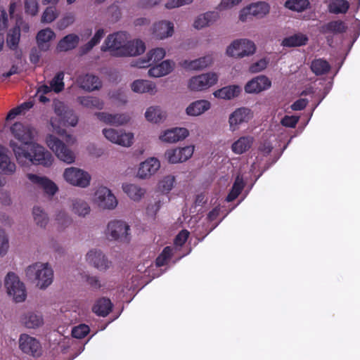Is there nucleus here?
Listing matches in <instances>:
<instances>
[{
	"instance_id": "obj_1",
	"label": "nucleus",
	"mask_w": 360,
	"mask_h": 360,
	"mask_svg": "<svg viewBox=\"0 0 360 360\" xmlns=\"http://www.w3.org/2000/svg\"><path fill=\"white\" fill-rule=\"evenodd\" d=\"M11 130L14 137L21 142L20 144L13 140L9 142V146L18 165H39L45 167H50L53 165L54 158L51 153L41 145L33 141L36 134L33 127L16 122Z\"/></svg>"
},
{
	"instance_id": "obj_2",
	"label": "nucleus",
	"mask_w": 360,
	"mask_h": 360,
	"mask_svg": "<svg viewBox=\"0 0 360 360\" xmlns=\"http://www.w3.org/2000/svg\"><path fill=\"white\" fill-rule=\"evenodd\" d=\"M55 116L50 118V124L53 131L56 134L65 136L67 144L73 145L77 142L75 136L68 134L66 130L62 128L63 125L75 127L78 123V117L74 110L69 108L63 102L54 101L53 103Z\"/></svg>"
},
{
	"instance_id": "obj_3",
	"label": "nucleus",
	"mask_w": 360,
	"mask_h": 360,
	"mask_svg": "<svg viewBox=\"0 0 360 360\" xmlns=\"http://www.w3.org/2000/svg\"><path fill=\"white\" fill-rule=\"evenodd\" d=\"M25 276L39 289L45 290L53 281V269L48 262H37L25 269Z\"/></svg>"
},
{
	"instance_id": "obj_4",
	"label": "nucleus",
	"mask_w": 360,
	"mask_h": 360,
	"mask_svg": "<svg viewBox=\"0 0 360 360\" xmlns=\"http://www.w3.org/2000/svg\"><path fill=\"white\" fill-rule=\"evenodd\" d=\"M91 202L95 207L101 211H112L118 206V200L112 191L103 185L94 188Z\"/></svg>"
},
{
	"instance_id": "obj_5",
	"label": "nucleus",
	"mask_w": 360,
	"mask_h": 360,
	"mask_svg": "<svg viewBox=\"0 0 360 360\" xmlns=\"http://www.w3.org/2000/svg\"><path fill=\"white\" fill-rule=\"evenodd\" d=\"M47 147L61 162L68 165L75 163L76 155L67 144L53 134H48L45 139Z\"/></svg>"
},
{
	"instance_id": "obj_6",
	"label": "nucleus",
	"mask_w": 360,
	"mask_h": 360,
	"mask_svg": "<svg viewBox=\"0 0 360 360\" xmlns=\"http://www.w3.org/2000/svg\"><path fill=\"white\" fill-rule=\"evenodd\" d=\"M62 177L67 184L80 188H88L92 179L88 171L75 166L65 168Z\"/></svg>"
},
{
	"instance_id": "obj_7",
	"label": "nucleus",
	"mask_w": 360,
	"mask_h": 360,
	"mask_svg": "<svg viewBox=\"0 0 360 360\" xmlns=\"http://www.w3.org/2000/svg\"><path fill=\"white\" fill-rule=\"evenodd\" d=\"M129 34L124 32H119L110 34L105 40L101 49L104 51H109L110 53L116 56H122L124 54H133L136 51L124 48L128 41Z\"/></svg>"
},
{
	"instance_id": "obj_8",
	"label": "nucleus",
	"mask_w": 360,
	"mask_h": 360,
	"mask_svg": "<svg viewBox=\"0 0 360 360\" xmlns=\"http://www.w3.org/2000/svg\"><path fill=\"white\" fill-rule=\"evenodd\" d=\"M218 81V73L210 71L191 77L186 81V88L190 92H203L217 84Z\"/></svg>"
},
{
	"instance_id": "obj_9",
	"label": "nucleus",
	"mask_w": 360,
	"mask_h": 360,
	"mask_svg": "<svg viewBox=\"0 0 360 360\" xmlns=\"http://www.w3.org/2000/svg\"><path fill=\"white\" fill-rule=\"evenodd\" d=\"M4 288L8 296L15 302H22L27 297L25 283L13 272H8L4 278Z\"/></svg>"
},
{
	"instance_id": "obj_10",
	"label": "nucleus",
	"mask_w": 360,
	"mask_h": 360,
	"mask_svg": "<svg viewBox=\"0 0 360 360\" xmlns=\"http://www.w3.org/2000/svg\"><path fill=\"white\" fill-rule=\"evenodd\" d=\"M102 134L108 141L123 148H130L135 142L134 133L125 129L105 127Z\"/></svg>"
},
{
	"instance_id": "obj_11",
	"label": "nucleus",
	"mask_w": 360,
	"mask_h": 360,
	"mask_svg": "<svg viewBox=\"0 0 360 360\" xmlns=\"http://www.w3.org/2000/svg\"><path fill=\"white\" fill-rule=\"evenodd\" d=\"M104 235L109 241L126 242L129 239L130 226L125 221L112 219L108 222Z\"/></svg>"
},
{
	"instance_id": "obj_12",
	"label": "nucleus",
	"mask_w": 360,
	"mask_h": 360,
	"mask_svg": "<svg viewBox=\"0 0 360 360\" xmlns=\"http://www.w3.org/2000/svg\"><path fill=\"white\" fill-rule=\"evenodd\" d=\"M255 44L248 39L233 40L226 49V56L234 58H243L254 55L256 52Z\"/></svg>"
},
{
	"instance_id": "obj_13",
	"label": "nucleus",
	"mask_w": 360,
	"mask_h": 360,
	"mask_svg": "<svg viewBox=\"0 0 360 360\" xmlns=\"http://www.w3.org/2000/svg\"><path fill=\"white\" fill-rule=\"evenodd\" d=\"M160 161L155 158L150 157L141 162L136 171V177L142 181L149 180L160 170Z\"/></svg>"
},
{
	"instance_id": "obj_14",
	"label": "nucleus",
	"mask_w": 360,
	"mask_h": 360,
	"mask_svg": "<svg viewBox=\"0 0 360 360\" xmlns=\"http://www.w3.org/2000/svg\"><path fill=\"white\" fill-rule=\"evenodd\" d=\"M194 151V145L169 148L165 151V158L170 164L183 163L193 156Z\"/></svg>"
},
{
	"instance_id": "obj_15",
	"label": "nucleus",
	"mask_w": 360,
	"mask_h": 360,
	"mask_svg": "<svg viewBox=\"0 0 360 360\" xmlns=\"http://www.w3.org/2000/svg\"><path fill=\"white\" fill-rule=\"evenodd\" d=\"M85 260L87 264L100 271H106L112 267V262L98 249L89 250L85 255Z\"/></svg>"
},
{
	"instance_id": "obj_16",
	"label": "nucleus",
	"mask_w": 360,
	"mask_h": 360,
	"mask_svg": "<svg viewBox=\"0 0 360 360\" xmlns=\"http://www.w3.org/2000/svg\"><path fill=\"white\" fill-rule=\"evenodd\" d=\"M269 5L264 1H258L250 4L241 9L239 15L240 21L244 22L251 20L252 17L261 18L269 12Z\"/></svg>"
},
{
	"instance_id": "obj_17",
	"label": "nucleus",
	"mask_w": 360,
	"mask_h": 360,
	"mask_svg": "<svg viewBox=\"0 0 360 360\" xmlns=\"http://www.w3.org/2000/svg\"><path fill=\"white\" fill-rule=\"evenodd\" d=\"M253 117V112L247 107H240L234 110L229 116V129L235 131L240 125L248 122Z\"/></svg>"
},
{
	"instance_id": "obj_18",
	"label": "nucleus",
	"mask_w": 360,
	"mask_h": 360,
	"mask_svg": "<svg viewBox=\"0 0 360 360\" xmlns=\"http://www.w3.org/2000/svg\"><path fill=\"white\" fill-rule=\"evenodd\" d=\"M189 136V131L185 127H172L162 130L158 140L162 143H176L186 139Z\"/></svg>"
},
{
	"instance_id": "obj_19",
	"label": "nucleus",
	"mask_w": 360,
	"mask_h": 360,
	"mask_svg": "<svg viewBox=\"0 0 360 360\" xmlns=\"http://www.w3.org/2000/svg\"><path fill=\"white\" fill-rule=\"evenodd\" d=\"M166 51L162 48H156L150 50L143 58H139L131 63V67L146 68L151 66L165 58Z\"/></svg>"
},
{
	"instance_id": "obj_20",
	"label": "nucleus",
	"mask_w": 360,
	"mask_h": 360,
	"mask_svg": "<svg viewBox=\"0 0 360 360\" xmlns=\"http://www.w3.org/2000/svg\"><path fill=\"white\" fill-rule=\"evenodd\" d=\"M19 348L20 350L33 356H39L41 354V345L34 337L27 334H22L19 338Z\"/></svg>"
},
{
	"instance_id": "obj_21",
	"label": "nucleus",
	"mask_w": 360,
	"mask_h": 360,
	"mask_svg": "<svg viewBox=\"0 0 360 360\" xmlns=\"http://www.w3.org/2000/svg\"><path fill=\"white\" fill-rule=\"evenodd\" d=\"M94 115L103 123L117 127L125 125L131 120V117L127 113L111 114L106 112H98Z\"/></svg>"
},
{
	"instance_id": "obj_22",
	"label": "nucleus",
	"mask_w": 360,
	"mask_h": 360,
	"mask_svg": "<svg viewBox=\"0 0 360 360\" xmlns=\"http://www.w3.org/2000/svg\"><path fill=\"white\" fill-rule=\"evenodd\" d=\"M271 86V82L266 76L259 75L248 81L244 86V90L247 94H259Z\"/></svg>"
},
{
	"instance_id": "obj_23",
	"label": "nucleus",
	"mask_w": 360,
	"mask_h": 360,
	"mask_svg": "<svg viewBox=\"0 0 360 360\" xmlns=\"http://www.w3.org/2000/svg\"><path fill=\"white\" fill-rule=\"evenodd\" d=\"M17 171V165L12 160L8 149L0 144V173L6 176H12Z\"/></svg>"
},
{
	"instance_id": "obj_24",
	"label": "nucleus",
	"mask_w": 360,
	"mask_h": 360,
	"mask_svg": "<svg viewBox=\"0 0 360 360\" xmlns=\"http://www.w3.org/2000/svg\"><path fill=\"white\" fill-rule=\"evenodd\" d=\"M70 210L78 218L85 219L91 213V207L84 198L75 197L70 200Z\"/></svg>"
},
{
	"instance_id": "obj_25",
	"label": "nucleus",
	"mask_w": 360,
	"mask_h": 360,
	"mask_svg": "<svg viewBox=\"0 0 360 360\" xmlns=\"http://www.w3.org/2000/svg\"><path fill=\"white\" fill-rule=\"evenodd\" d=\"M27 177L30 182L41 188L49 195H55L58 191L57 185L46 176L29 173L27 174Z\"/></svg>"
},
{
	"instance_id": "obj_26",
	"label": "nucleus",
	"mask_w": 360,
	"mask_h": 360,
	"mask_svg": "<svg viewBox=\"0 0 360 360\" xmlns=\"http://www.w3.org/2000/svg\"><path fill=\"white\" fill-rule=\"evenodd\" d=\"M131 90L139 94H148L151 96L155 95L158 89L156 84L148 79H136L130 84Z\"/></svg>"
},
{
	"instance_id": "obj_27",
	"label": "nucleus",
	"mask_w": 360,
	"mask_h": 360,
	"mask_svg": "<svg viewBox=\"0 0 360 360\" xmlns=\"http://www.w3.org/2000/svg\"><path fill=\"white\" fill-rule=\"evenodd\" d=\"M122 190L133 202H141L146 195V188L135 183H124Z\"/></svg>"
},
{
	"instance_id": "obj_28",
	"label": "nucleus",
	"mask_w": 360,
	"mask_h": 360,
	"mask_svg": "<svg viewBox=\"0 0 360 360\" xmlns=\"http://www.w3.org/2000/svg\"><path fill=\"white\" fill-rule=\"evenodd\" d=\"M242 92V88L238 84H231L215 90L212 95L220 100L231 101L238 98Z\"/></svg>"
},
{
	"instance_id": "obj_29",
	"label": "nucleus",
	"mask_w": 360,
	"mask_h": 360,
	"mask_svg": "<svg viewBox=\"0 0 360 360\" xmlns=\"http://www.w3.org/2000/svg\"><path fill=\"white\" fill-rule=\"evenodd\" d=\"M174 65V63L170 60H163L152 66L148 71V75L154 78L165 77L173 71Z\"/></svg>"
},
{
	"instance_id": "obj_30",
	"label": "nucleus",
	"mask_w": 360,
	"mask_h": 360,
	"mask_svg": "<svg viewBox=\"0 0 360 360\" xmlns=\"http://www.w3.org/2000/svg\"><path fill=\"white\" fill-rule=\"evenodd\" d=\"M211 108V103L205 99L191 102L185 109V112L190 117H198L204 114Z\"/></svg>"
},
{
	"instance_id": "obj_31",
	"label": "nucleus",
	"mask_w": 360,
	"mask_h": 360,
	"mask_svg": "<svg viewBox=\"0 0 360 360\" xmlns=\"http://www.w3.org/2000/svg\"><path fill=\"white\" fill-rule=\"evenodd\" d=\"M144 116L150 123L160 124L166 120L167 113L159 105H151L146 108Z\"/></svg>"
},
{
	"instance_id": "obj_32",
	"label": "nucleus",
	"mask_w": 360,
	"mask_h": 360,
	"mask_svg": "<svg viewBox=\"0 0 360 360\" xmlns=\"http://www.w3.org/2000/svg\"><path fill=\"white\" fill-rule=\"evenodd\" d=\"M76 83L81 89L86 91H93L101 86V82L98 77L89 74L79 76Z\"/></svg>"
},
{
	"instance_id": "obj_33",
	"label": "nucleus",
	"mask_w": 360,
	"mask_h": 360,
	"mask_svg": "<svg viewBox=\"0 0 360 360\" xmlns=\"http://www.w3.org/2000/svg\"><path fill=\"white\" fill-rule=\"evenodd\" d=\"M20 323L27 328L34 329L44 324V319L40 313L28 311L21 316Z\"/></svg>"
},
{
	"instance_id": "obj_34",
	"label": "nucleus",
	"mask_w": 360,
	"mask_h": 360,
	"mask_svg": "<svg viewBox=\"0 0 360 360\" xmlns=\"http://www.w3.org/2000/svg\"><path fill=\"white\" fill-rule=\"evenodd\" d=\"M56 34L50 28L40 30L36 37L37 44L42 51H47L51 46V41L55 39Z\"/></svg>"
},
{
	"instance_id": "obj_35",
	"label": "nucleus",
	"mask_w": 360,
	"mask_h": 360,
	"mask_svg": "<svg viewBox=\"0 0 360 360\" xmlns=\"http://www.w3.org/2000/svg\"><path fill=\"white\" fill-rule=\"evenodd\" d=\"M254 141V137L252 136H240L231 144V150L236 155L243 154L251 148Z\"/></svg>"
},
{
	"instance_id": "obj_36",
	"label": "nucleus",
	"mask_w": 360,
	"mask_h": 360,
	"mask_svg": "<svg viewBox=\"0 0 360 360\" xmlns=\"http://www.w3.org/2000/svg\"><path fill=\"white\" fill-rule=\"evenodd\" d=\"M214 62V58L212 55H206L199 58L185 61V68L191 70H200L210 66Z\"/></svg>"
},
{
	"instance_id": "obj_37",
	"label": "nucleus",
	"mask_w": 360,
	"mask_h": 360,
	"mask_svg": "<svg viewBox=\"0 0 360 360\" xmlns=\"http://www.w3.org/2000/svg\"><path fill=\"white\" fill-rule=\"evenodd\" d=\"M79 37L71 34L63 37L57 45V50L60 52L68 51L75 49L79 43Z\"/></svg>"
},
{
	"instance_id": "obj_38",
	"label": "nucleus",
	"mask_w": 360,
	"mask_h": 360,
	"mask_svg": "<svg viewBox=\"0 0 360 360\" xmlns=\"http://www.w3.org/2000/svg\"><path fill=\"white\" fill-rule=\"evenodd\" d=\"M112 304L109 299L101 298L92 307V311L98 316H105L112 309Z\"/></svg>"
},
{
	"instance_id": "obj_39",
	"label": "nucleus",
	"mask_w": 360,
	"mask_h": 360,
	"mask_svg": "<svg viewBox=\"0 0 360 360\" xmlns=\"http://www.w3.org/2000/svg\"><path fill=\"white\" fill-rule=\"evenodd\" d=\"M174 33L172 24H154L153 34L158 39H164L171 37Z\"/></svg>"
},
{
	"instance_id": "obj_40",
	"label": "nucleus",
	"mask_w": 360,
	"mask_h": 360,
	"mask_svg": "<svg viewBox=\"0 0 360 360\" xmlns=\"http://www.w3.org/2000/svg\"><path fill=\"white\" fill-rule=\"evenodd\" d=\"M77 101L87 108L102 110L104 108V102L97 97L80 96L77 98Z\"/></svg>"
},
{
	"instance_id": "obj_41",
	"label": "nucleus",
	"mask_w": 360,
	"mask_h": 360,
	"mask_svg": "<svg viewBox=\"0 0 360 360\" xmlns=\"http://www.w3.org/2000/svg\"><path fill=\"white\" fill-rule=\"evenodd\" d=\"M176 184V178L172 174L163 176L157 184L158 190L162 193H169Z\"/></svg>"
},
{
	"instance_id": "obj_42",
	"label": "nucleus",
	"mask_w": 360,
	"mask_h": 360,
	"mask_svg": "<svg viewBox=\"0 0 360 360\" xmlns=\"http://www.w3.org/2000/svg\"><path fill=\"white\" fill-rule=\"evenodd\" d=\"M21 28L18 25H15L11 29L7 34L6 44L11 50H16L20 38Z\"/></svg>"
},
{
	"instance_id": "obj_43",
	"label": "nucleus",
	"mask_w": 360,
	"mask_h": 360,
	"mask_svg": "<svg viewBox=\"0 0 360 360\" xmlns=\"http://www.w3.org/2000/svg\"><path fill=\"white\" fill-rule=\"evenodd\" d=\"M33 219L35 224L41 229L46 228L49 224V217L47 214L39 207H34L32 211Z\"/></svg>"
},
{
	"instance_id": "obj_44",
	"label": "nucleus",
	"mask_w": 360,
	"mask_h": 360,
	"mask_svg": "<svg viewBox=\"0 0 360 360\" xmlns=\"http://www.w3.org/2000/svg\"><path fill=\"white\" fill-rule=\"evenodd\" d=\"M308 39L302 34H295L290 37L285 38L282 41V45L288 47L300 46L304 45Z\"/></svg>"
},
{
	"instance_id": "obj_45",
	"label": "nucleus",
	"mask_w": 360,
	"mask_h": 360,
	"mask_svg": "<svg viewBox=\"0 0 360 360\" xmlns=\"http://www.w3.org/2000/svg\"><path fill=\"white\" fill-rule=\"evenodd\" d=\"M124 48H127V49H129V51L131 49L133 51H136V53L133 54H124L122 56H135L141 55L146 50L145 44L142 41L139 39L130 40L129 37L128 38V41L126 43Z\"/></svg>"
},
{
	"instance_id": "obj_46",
	"label": "nucleus",
	"mask_w": 360,
	"mask_h": 360,
	"mask_svg": "<svg viewBox=\"0 0 360 360\" xmlns=\"http://www.w3.org/2000/svg\"><path fill=\"white\" fill-rule=\"evenodd\" d=\"M330 68L328 63L323 59H316L312 61L311 69L316 75H321L327 73Z\"/></svg>"
},
{
	"instance_id": "obj_47",
	"label": "nucleus",
	"mask_w": 360,
	"mask_h": 360,
	"mask_svg": "<svg viewBox=\"0 0 360 360\" xmlns=\"http://www.w3.org/2000/svg\"><path fill=\"white\" fill-rule=\"evenodd\" d=\"M349 5L346 0H333L329 4V11L332 13H345Z\"/></svg>"
},
{
	"instance_id": "obj_48",
	"label": "nucleus",
	"mask_w": 360,
	"mask_h": 360,
	"mask_svg": "<svg viewBox=\"0 0 360 360\" xmlns=\"http://www.w3.org/2000/svg\"><path fill=\"white\" fill-rule=\"evenodd\" d=\"M309 4V0H288L285 6L290 10L301 12L306 10Z\"/></svg>"
},
{
	"instance_id": "obj_49",
	"label": "nucleus",
	"mask_w": 360,
	"mask_h": 360,
	"mask_svg": "<svg viewBox=\"0 0 360 360\" xmlns=\"http://www.w3.org/2000/svg\"><path fill=\"white\" fill-rule=\"evenodd\" d=\"M105 33L103 30H98L92 39L86 44L82 47V52L85 53L92 49L94 46H95L101 41V39H103V37L105 36Z\"/></svg>"
},
{
	"instance_id": "obj_50",
	"label": "nucleus",
	"mask_w": 360,
	"mask_h": 360,
	"mask_svg": "<svg viewBox=\"0 0 360 360\" xmlns=\"http://www.w3.org/2000/svg\"><path fill=\"white\" fill-rule=\"evenodd\" d=\"M269 62L268 57L262 58L250 65L249 72L253 74L262 72L267 68Z\"/></svg>"
},
{
	"instance_id": "obj_51",
	"label": "nucleus",
	"mask_w": 360,
	"mask_h": 360,
	"mask_svg": "<svg viewBox=\"0 0 360 360\" xmlns=\"http://www.w3.org/2000/svg\"><path fill=\"white\" fill-rule=\"evenodd\" d=\"M243 186L244 184L242 179L238 176L233 184L231 192L226 197V200L228 202H231L235 200L241 192L242 189L243 188Z\"/></svg>"
},
{
	"instance_id": "obj_52",
	"label": "nucleus",
	"mask_w": 360,
	"mask_h": 360,
	"mask_svg": "<svg viewBox=\"0 0 360 360\" xmlns=\"http://www.w3.org/2000/svg\"><path fill=\"white\" fill-rule=\"evenodd\" d=\"M219 18V12L216 11H208L198 16L194 22H214Z\"/></svg>"
},
{
	"instance_id": "obj_53",
	"label": "nucleus",
	"mask_w": 360,
	"mask_h": 360,
	"mask_svg": "<svg viewBox=\"0 0 360 360\" xmlns=\"http://www.w3.org/2000/svg\"><path fill=\"white\" fill-rule=\"evenodd\" d=\"M63 79L64 74L63 72H59L51 81L50 84L54 92L59 93L64 89Z\"/></svg>"
},
{
	"instance_id": "obj_54",
	"label": "nucleus",
	"mask_w": 360,
	"mask_h": 360,
	"mask_svg": "<svg viewBox=\"0 0 360 360\" xmlns=\"http://www.w3.org/2000/svg\"><path fill=\"white\" fill-rule=\"evenodd\" d=\"M58 13L54 6H49L44 11L41 22H52L57 18Z\"/></svg>"
},
{
	"instance_id": "obj_55",
	"label": "nucleus",
	"mask_w": 360,
	"mask_h": 360,
	"mask_svg": "<svg viewBox=\"0 0 360 360\" xmlns=\"http://www.w3.org/2000/svg\"><path fill=\"white\" fill-rule=\"evenodd\" d=\"M9 248V242L7 234L4 229H0V257L4 256Z\"/></svg>"
},
{
	"instance_id": "obj_56",
	"label": "nucleus",
	"mask_w": 360,
	"mask_h": 360,
	"mask_svg": "<svg viewBox=\"0 0 360 360\" xmlns=\"http://www.w3.org/2000/svg\"><path fill=\"white\" fill-rule=\"evenodd\" d=\"M89 331V328L85 324L75 326L72 330V335L74 338L81 339L85 337Z\"/></svg>"
},
{
	"instance_id": "obj_57",
	"label": "nucleus",
	"mask_w": 360,
	"mask_h": 360,
	"mask_svg": "<svg viewBox=\"0 0 360 360\" xmlns=\"http://www.w3.org/2000/svg\"><path fill=\"white\" fill-rule=\"evenodd\" d=\"M39 4L37 0H25V11L30 15H35L38 13Z\"/></svg>"
},
{
	"instance_id": "obj_58",
	"label": "nucleus",
	"mask_w": 360,
	"mask_h": 360,
	"mask_svg": "<svg viewBox=\"0 0 360 360\" xmlns=\"http://www.w3.org/2000/svg\"><path fill=\"white\" fill-rule=\"evenodd\" d=\"M171 256L172 248L169 247L165 248L162 253L156 259V265L158 266H162L165 265L167 260L171 257Z\"/></svg>"
},
{
	"instance_id": "obj_59",
	"label": "nucleus",
	"mask_w": 360,
	"mask_h": 360,
	"mask_svg": "<svg viewBox=\"0 0 360 360\" xmlns=\"http://www.w3.org/2000/svg\"><path fill=\"white\" fill-rule=\"evenodd\" d=\"M161 206L162 202L160 200L148 204L146 207L147 214L150 217L155 216L160 209Z\"/></svg>"
},
{
	"instance_id": "obj_60",
	"label": "nucleus",
	"mask_w": 360,
	"mask_h": 360,
	"mask_svg": "<svg viewBox=\"0 0 360 360\" xmlns=\"http://www.w3.org/2000/svg\"><path fill=\"white\" fill-rule=\"evenodd\" d=\"M110 97L119 104H125L127 101V96L124 95L123 91L117 90L110 93Z\"/></svg>"
},
{
	"instance_id": "obj_61",
	"label": "nucleus",
	"mask_w": 360,
	"mask_h": 360,
	"mask_svg": "<svg viewBox=\"0 0 360 360\" xmlns=\"http://www.w3.org/2000/svg\"><path fill=\"white\" fill-rule=\"evenodd\" d=\"M189 233L186 230L181 231L175 238L174 243L176 245L181 246L186 241Z\"/></svg>"
},
{
	"instance_id": "obj_62",
	"label": "nucleus",
	"mask_w": 360,
	"mask_h": 360,
	"mask_svg": "<svg viewBox=\"0 0 360 360\" xmlns=\"http://www.w3.org/2000/svg\"><path fill=\"white\" fill-rule=\"evenodd\" d=\"M298 122V117L295 116H285L281 120L283 126L288 127H294Z\"/></svg>"
},
{
	"instance_id": "obj_63",
	"label": "nucleus",
	"mask_w": 360,
	"mask_h": 360,
	"mask_svg": "<svg viewBox=\"0 0 360 360\" xmlns=\"http://www.w3.org/2000/svg\"><path fill=\"white\" fill-rule=\"evenodd\" d=\"M193 0H169L166 6L168 8L179 7L186 4H191Z\"/></svg>"
},
{
	"instance_id": "obj_64",
	"label": "nucleus",
	"mask_w": 360,
	"mask_h": 360,
	"mask_svg": "<svg viewBox=\"0 0 360 360\" xmlns=\"http://www.w3.org/2000/svg\"><path fill=\"white\" fill-rule=\"evenodd\" d=\"M307 103H308V101H307V99L300 98V99L297 100V101H295L291 105V108L293 110H301L304 109L306 107Z\"/></svg>"
}]
</instances>
